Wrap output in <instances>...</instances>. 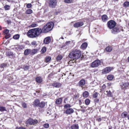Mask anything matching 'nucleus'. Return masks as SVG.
Segmentation results:
<instances>
[{
	"mask_svg": "<svg viewBox=\"0 0 129 129\" xmlns=\"http://www.w3.org/2000/svg\"><path fill=\"white\" fill-rule=\"evenodd\" d=\"M79 126L78 124H73L71 126L70 129H79Z\"/></svg>",
	"mask_w": 129,
	"mask_h": 129,
	"instance_id": "obj_16",
	"label": "nucleus"
},
{
	"mask_svg": "<svg viewBox=\"0 0 129 129\" xmlns=\"http://www.w3.org/2000/svg\"><path fill=\"white\" fill-rule=\"evenodd\" d=\"M4 8L5 10H7L10 9V7L9 6L6 5L4 6Z\"/></svg>",
	"mask_w": 129,
	"mask_h": 129,
	"instance_id": "obj_41",
	"label": "nucleus"
},
{
	"mask_svg": "<svg viewBox=\"0 0 129 129\" xmlns=\"http://www.w3.org/2000/svg\"><path fill=\"white\" fill-rule=\"evenodd\" d=\"M43 126L45 128H47L49 127V125L48 123H46L44 124Z\"/></svg>",
	"mask_w": 129,
	"mask_h": 129,
	"instance_id": "obj_38",
	"label": "nucleus"
},
{
	"mask_svg": "<svg viewBox=\"0 0 129 129\" xmlns=\"http://www.w3.org/2000/svg\"><path fill=\"white\" fill-rule=\"evenodd\" d=\"M51 59V58L50 56H47L46 57L45 61L46 62L49 61Z\"/></svg>",
	"mask_w": 129,
	"mask_h": 129,
	"instance_id": "obj_34",
	"label": "nucleus"
},
{
	"mask_svg": "<svg viewBox=\"0 0 129 129\" xmlns=\"http://www.w3.org/2000/svg\"><path fill=\"white\" fill-rule=\"evenodd\" d=\"M62 100L61 98H60L56 100V104H60L62 102Z\"/></svg>",
	"mask_w": 129,
	"mask_h": 129,
	"instance_id": "obj_27",
	"label": "nucleus"
},
{
	"mask_svg": "<svg viewBox=\"0 0 129 129\" xmlns=\"http://www.w3.org/2000/svg\"><path fill=\"white\" fill-rule=\"evenodd\" d=\"M19 37V36L18 34L14 36L13 37V38L15 39H18Z\"/></svg>",
	"mask_w": 129,
	"mask_h": 129,
	"instance_id": "obj_35",
	"label": "nucleus"
},
{
	"mask_svg": "<svg viewBox=\"0 0 129 129\" xmlns=\"http://www.w3.org/2000/svg\"><path fill=\"white\" fill-rule=\"evenodd\" d=\"M54 23L50 22L47 23L42 28L43 33H47L51 30L54 26Z\"/></svg>",
	"mask_w": 129,
	"mask_h": 129,
	"instance_id": "obj_2",
	"label": "nucleus"
},
{
	"mask_svg": "<svg viewBox=\"0 0 129 129\" xmlns=\"http://www.w3.org/2000/svg\"><path fill=\"white\" fill-rule=\"evenodd\" d=\"M45 105V104L44 102H42L41 103H39L38 107L40 108H43Z\"/></svg>",
	"mask_w": 129,
	"mask_h": 129,
	"instance_id": "obj_20",
	"label": "nucleus"
},
{
	"mask_svg": "<svg viewBox=\"0 0 129 129\" xmlns=\"http://www.w3.org/2000/svg\"><path fill=\"white\" fill-rule=\"evenodd\" d=\"M85 103L86 105H88L90 103V101L89 99H86L85 101Z\"/></svg>",
	"mask_w": 129,
	"mask_h": 129,
	"instance_id": "obj_33",
	"label": "nucleus"
},
{
	"mask_svg": "<svg viewBox=\"0 0 129 129\" xmlns=\"http://www.w3.org/2000/svg\"><path fill=\"white\" fill-rule=\"evenodd\" d=\"M112 29L111 33L112 34H117L120 32L121 30V29L119 28V26L116 25Z\"/></svg>",
	"mask_w": 129,
	"mask_h": 129,
	"instance_id": "obj_5",
	"label": "nucleus"
},
{
	"mask_svg": "<svg viewBox=\"0 0 129 129\" xmlns=\"http://www.w3.org/2000/svg\"><path fill=\"white\" fill-rule=\"evenodd\" d=\"M107 16L106 15H104L102 16V19L103 21H106L107 20Z\"/></svg>",
	"mask_w": 129,
	"mask_h": 129,
	"instance_id": "obj_29",
	"label": "nucleus"
},
{
	"mask_svg": "<svg viewBox=\"0 0 129 129\" xmlns=\"http://www.w3.org/2000/svg\"><path fill=\"white\" fill-rule=\"evenodd\" d=\"M89 95V93L87 91H84L83 93V97L84 98H87Z\"/></svg>",
	"mask_w": 129,
	"mask_h": 129,
	"instance_id": "obj_24",
	"label": "nucleus"
},
{
	"mask_svg": "<svg viewBox=\"0 0 129 129\" xmlns=\"http://www.w3.org/2000/svg\"><path fill=\"white\" fill-rule=\"evenodd\" d=\"M33 119L31 118L29 119L26 121V123L27 124L30 125H33Z\"/></svg>",
	"mask_w": 129,
	"mask_h": 129,
	"instance_id": "obj_23",
	"label": "nucleus"
},
{
	"mask_svg": "<svg viewBox=\"0 0 129 129\" xmlns=\"http://www.w3.org/2000/svg\"><path fill=\"white\" fill-rule=\"evenodd\" d=\"M11 53L9 52H6V55L8 56H10L11 55Z\"/></svg>",
	"mask_w": 129,
	"mask_h": 129,
	"instance_id": "obj_51",
	"label": "nucleus"
},
{
	"mask_svg": "<svg viewBox=\"0 0 129 129\" xmlns=\"http://www.w3.org/2000/svg\"><path fill=\"white\" fill-rule=\"evenodd\" d=\"M36 81L38 83H41L42 81V80L40 77H38L36 78Z\"/></svg>",
	"mask_w": 129,
	"mask_h": 129,
	"instance_id": "obj_25",
	"label": "nucleus"
},
{
	"mask_svg": "<svg viewBox=\"0 0 129 129\" xmlns=\"http://www.w3.org/2000/svg\"><path fill=\"white\" fill-rule=\"evenodd\" d=\"M46 51V48L45 47H43L41 50V52L43 53H45Z\"/></svg>",
	"mask_w": 129,
	"mask_h": 129,
	"instance_id": "obj_49",
	"label": "nucleus"
},
{
	"mask_svg": "<svg viewBox=\"0 0 129 129\" xmlns=\"http://www.w3.org/2000/svg\"><path fill=\"white\" fill-rule=\"evenodd\" d=\"M29 68V67L28 66H26L25 67V70L26 69V68L27 69H28Z\"/></svg>",
	"mask_w": 129,
	"mask_h": 129,
	"instance_id": "obj_60",
	"label": "nucleus"
},
{
	"mask_svg": "<svg viewBox=\"0 0 129 129\" xmlns=\"http://www.w3.org/2000/svg\"><path fill=\"white\" fill-rule=\"evenodd\" d=\"M22 106L24 108H26V107L27 105L25 103H22Z\"/></svg>",
	"mask_w": 129,
	"mask_h": 129,
	"instance_id": "obj_53",
	"label": "nucleus"
},
{
	"mask_svg": "<svg viewBox=\"0 0 129 129\" xmlns=\"http://www.w3.org/2000/svg\"><path fill=\"white\" fill-rule=\"evenodd\" d=\"M49 7L51 8H55L57 5L56 0H49Z\"/></svg>",
	"mask_w": 129,
	"mask_h": 129,
	"instance_id": "obj_6",
	"label": "nucleus"
},
{
	"mask_svg": "<svg viewBox=\"0 0 129 129\" xmlns=\"http://www.w3.org/2000/svg\"><path fill=\"white\" fill-rule=\"evenodd\" d=\"M112 127L111 126H109V129H112Z\"/></svg>",
	"mask_w": 129,
	"mask_h": 129,
	"instance_id": "obj_62",
	"label": "nucleus"
},
{
	"mask_svg": "<svg viewBox=\"0 0 129 129\" xmlns=\"http://www.w3.org/2000/svg\"><path fill=\"white\" fill-rule=\"evenodd\" d=\"M112 50V48L111 47L109 46L105 48V50L106 51L108 52H111Z\"/></svg>",
	"mask_w": 129,
	"mask_h": 129,
	"instance_id": "obj_26",
	"label": "nucleus"
},
{
	"mask_svg": "<svg viewBox=\"0 0 129 129\" xmlns=\"http://www.w3.org/2000/svg\"><path fill=\"white\" fill-rule=\"evenodd\" d=\"M33 125H35V124H37L38 122V120L37 119H33Z\"/></svg>",
	"mask_w": 129,
	"mask_h": 129,
	"instance_id": "obj_45",
	"label": "nucleus"
},
{
	"mask_svg": "<svg viewBox=\"0 0 129 129\" xmlns=\"http://www.w3.org/2000/svg\"><path fill=\"white\" fill-rule=\"evenodd\" d=\"M98 93L97 92H95L93 93L92 95L93 97L94 98H96L98 96Z\"/></svg>",
	"mask_w": 129,
	"mask_h": 129,
	"instance_id": "obj_36",
	"label": "nucleus"
},
{
	"mask_svg": "<svg viewBox=\"0 0 129 129\" xmlns=\"http://www.w3.org/2000/svg\"><path fill=\"white\" fill-rule=\"evenodd\" d=\"M24 46L23 45H19L16 47L17 50H22L24 48Z\"/></svg>",
	"mask_w": 129,
	"mask_h": 129,
	"instance_id": "obj_21",
	"label": "nucleus"
},
{
	"mask_svg": "<svg viewBox=\"0 0 129 129\" xmlns=\"http://www.w3.org/2000/svg\"><path fill=\"white\" fill-rule=\"evenodd\" d=\"M52 86L54 87L58 88L61 86V84L59 83H55L53 84Z\"/></svg>",
	"mask_w": 129,
	"mask_h": 129,
	"instance_id": "obj_18",
	"label": "nucleus"
},
{
	"mask_svg": "<svg viewBox=\"0 0 129 129\" xmlns=\"http://www.w3.org/2000/svg\"><path fill=\"white\" fill-rule=\"evenodd\" d=\"M32 6V5L31 4H28L27 5V7L28 8H30Z\"/></svg>",
	"mask_w": 129,
	"mask_h": 129,
	"instance_id": "obj_56",
	"label": "nucleus"
},
{
	"mask_svg": "<svg viewBox=\"0 0 129 129\" xmlns=\"http://www.w3.org/2000/svg\"><path fill=\"white\" fill-rule=\"evenodd\" d=\"M9 30L8 29H6L4 30V32L6 34L9 33Z\"/></svg>",
	"mask_w": 129,
	"mask_h": 129,
	"instance_id": "obj_52",
	"label": "nucleus"
},
{
	"mask_svg": "<svg viewBox=\"0 0 129 129\" xmlns=\"http://www.w3.org/2000/svg\"><path fill=\"white\" fill-rule=\"evenodd\" d=\"M114 78L113 75H108L107 77L108 79L109 80H111L113 79Z\"/></svg>",
	"mask_w": 129,
	"mask_h": 129,
	"instance_id": "obj_30",
	"label": "nucleus"
},
{
	"mask_svg": "<svg viewBox=\"0 0 129 129\" xmlns=\"http://www.w3.org/2000/svg\"><path fill=\"white\" fill-rule=\"evenodd\" d=\"M106 92L108 96H110L111 95V93L110 91H106Z\"/></svg>",
	"mask_w": 129,
	"mask_h": 129,
	"instance_id": "obj_46",
	"label": "nucleus"
},
{
	"mask_svg": "<svg viewBox=\"0 0 129 129\" xmlns=\"http://www.w3.org/2000/svg\"><path fill=\"white\" fill-rule=\"evenodd\" d=\"M124 7H128L129 5V2H124L123 5Z\"/></svg>",
	"mask_w": 129,
	"mask_h": 129,
	"instance_id": "obj_31",
	"label": "nucleus"
},
{
	"mask_svg": "<svg viewBox=\"0 0 129 129\" xmlns=\"http://www.w3.org/2000/svg\"><path fill=\"white\" fill-rule=\"evenodd\" d=\"M51 40L50 37H47L44 39V43L45 44H48L50 42Z\"/></svg>",
	"mask_w": 129,
	"mask_h": 129,
	"instance_id": "obj_14",
	"label": "nucleus"
},
{
	"mask_svg": "<svg viewBox=\"0 0 129 129\" xmlns=\"http://www.w3.org/2000/svg\"><path fill=\"white\" fill-rule=\"evenodd\" d=\"M110 67H107L103 69L102 70V73L103 74H105L109 72L111 70Z\"/></svg>",
	"mask_w": 129,
	"mask_h": 129,
	"instance_id": "obj_10",
	"label": "nucleus"
},
{
	"mask_svg": "<svg viewBox=\"0 0 129 129\" xmlns=\"http://www.w3.org/2000/svg\"><path fill=\"white\" fill-rule=\"evenodd\" d=\"M127 118L129 120V114L127 116Z\"/></svg>",
	"mask_w": 129,
	"mask_h": 129,
	"instance_id": "obj_61",
	"label": "nucleus"
},
{
	"mask_svg": "<svg viewBox=\"0 0 129 129\" xmlns=\"http://www.w3.org/2000/svg\"><path fill=\"white\" fill-rule=\"evenodd\" d=\"M121 116L122 118H124L126 117L127 116V113L125 112L122 113Z\"/></svg>",
	"mask_w": 129,
	"mask_h": 129,
	"instance_id": "obj_32",
	"label": "nucleus"
},
{
	"mask_svg": "<svg viewBox=\"0 0 129 129\" xmlns=\"http://www.w3.org/2000/svg\"><path fill=\"white\" fill-rule=\"evenodd\" d=\"M62 57L61 55H58L57 57L56 58L57 60L58 61L62 59Z\"/></svg>",
	"mask_w": 129,
	"mask_h": 129,
	"instance_id": "obj_43",
	"label": "nucleus"
},
{
	"mask_svg": "<svg viewBox=\"0 0 129 129\" xmlns=\"http://www.w3.org/2000/svg\"><path fill=\"white\" fill-rule=\"evenodd\" d=\"M31 44L33 46H36L37 45L36 42L35 41H33L31 43Z\"/></svg>",
	"mask_w": 129,
	"mask_h": 129,
	"instance_id": "obj_48",
	"label": "nucleus"
},
{
	"mask_svg": "<svg viewBox=\"0 0 129 129\" xmlns=\"http://www.w3.org/2000/svg\"><path fill=\"white\" fill-rule=\"evenodd\" d=\"M29 54L31 55V49H26L24 52V54L25 55H27Z\"/></svg>",
	"mask_w": 129,
	"mask_h": 129,
	"instance_id": "obj_17",
	"label": "nucleus"
},
{
	"mask_svg": "<svg viewBox=\"0 0 129 129\" xmlns=\"http://www.w3.org/2000/svg\"><path fill=\"white\" fill-rule=\"evenodd\" d=\"M96 120L99 122L101 121L102 120V119L100 118H97Z\"/></svg>",
	"mask_w": 129,
	"mask_h": 129,
	"instance_id": "obj_57",
	"label": "nucleus"
},
{
	"mask_svg": "<svg viewBox=\"0 0 129 129\" xmlns=\"http://www.w3.org/2000/svg\"><path fill=\"white\" fill-rule=\"evenodd\" d=\"M79 96V94H76L74 96V97L75 98H78Z\"/></svg>",
	"mask_w": 129,
	"mask_h": 129,
	"instance_id": "obj_55",
	"label": "nucleus"
},
{
	"mask_svg": "<svg viewBox=\"0 0 129 129\" xmlns=\"http://www.w3.org/2000/svg\"><path fill=\"white\" fill-rule=\"evenodd\" d=\"M87 46V44L86 42H84L81 46V48L83 49H85Z\"/></svg>",
	"mask_w": 129,
	"mask_h": 129,
	"instance_id": "obj_19",
	"label": "nucleus"
},
{
	"mask_svg": "<svg viewBox=\"0 0 129 129\" xmlns=\"http://www.w3.org/2000/svg\"><path fill=\"white\" fill-rule=\"evenodd\" d=\"M81 55V52L79 50L77 49H74L69 54V56L70 58H73L74 62H75L76 60L79 58Z\"/></svg>",
	"mask_w": 129,
	"mask_h": 129,
	"instance_id": "obj_1",
	"label": "nucleus"
},
{
	"mask_svg": "<svg viewBox=\"0 0 129 129\" xmlns=\"http://www.w3.org/2000/svg\"><path fill=\"white\" fill-rule=\"evenodd\" d=\"M0 111H6V110L5 107H0Z\"/></svg>",
	"mask_w": 129,
	"mask_h": 129,
	"instance_id": "obj_39",
	"label": "nucleus"
},
{
	"mask_svg": "<svg viewBox=\"0 0 129 129\" xmlns=\"http://www.w3.org/2000/svg\"><path fill=\"white\" fill-rule=\"evenodd\" d=\"M99 101V99L97 98L95 99L94 100V102L95 103H98Z\"/></svg>",
	"mask_w": 129,
	"mask_h": 129,
	"instance_id": "obj_54",
	"label": "nucleus"
},
{
	"mask_svg": "<svg viewBox=\"0 0 129 129\" xmlns=\"http://www.w3.org/2000/svg\"><path fill=\"white\" fill-rule=\"evenodd\" d=\"M74 110L73 109L70 108L67 109L65 111V113L67 114H70L74 112Z\"/></svg>",
	"mask_w": 129,
	"mask_h": 129,
	"instance_id": "obj_13",
	"label": "nucleus"
},
{
	"mask_svg": "<svg viewBox=\"0 0 129 129\" xmlns=\"http://www.w3.org/2000/svg\"><path fill=\"white\" fill-rule=\"evenodd\" d=\"M100 64V61L99 60H97L93 62L91 64V66L93 68L98 67Z\"/></svg>",
	"mask_w": 129,
	"mask_h": 129,
	"instance_id": "obj_7",
	"label": "nucleus"
},
{
	"mask_svg": "<svg viewBox=\"0 0 129 129\" xmlns=\"http://www.w3.org/2000/svg\"><path fill=\"white\" fill-rule=\"evenodd\" d=\"M85 80L82 79L80 80L78 83V85L81 87H83L85 84Z\"/></svg>",
	"mask_w": 129,
	"mask_h": 129,
	"instance_id": "obj_12",
	"label": "nucleus"
},
{
	"mask_svg": "<svg viewBox=\"0 0 129 129\" xmlns=\"http://www.w3.org/2000/svg\"><path fill=\"white\" fill-rule=\"evenodd\" d=\"M71 107L70 104H67L64 105V108H70Z\"/></svg>",
	"mask_w": 129,
	"mask_h": 129,
	"instance_id": "obj_42",
	"label": "nucleus"
},
{
	"mask_svg": "<svg viewBox=\"0 0 129 129\" xmlns=\"http://www.w3.org/2000/svg\"><path fill=\"white\" fill-rule=\"evenodd\" d=\"M127 60H128V62H129V56Z\"/></svg>",
	"mask_w": 129,
	"mask_h": 129,
	"instance_id": "obj_64",
	"label": "nucleus"
},
{
	"mask_svg": "<svg viewBox=\"0 0 129 129\" xmlns=\"http://www.w3.org/2000/svg\"><path fill=\"white\" fill-rule=\"evenodd\" d=\"M108 27L110 29H112L116 25L115 22L113 20L109 21L107 23Z\"/></svg>",
	"mask_w": 129,
	"mask_h": 129,
	"instance_id": "obj_4",
	"label": "nucleus"
},
{
	"mask_svg": "<svg viewBox=\"0 0 129 129\" xmlns=\"http://www.w3.org/2000/svg\"><path fill=\"white\" fill-rule=\"evenodd\" d=\"M120 86L122 89L127 88L129 86V83L127 82H122L120 84Z\"/></svg>",
	"mask_w": 129,
	"mask_h": 129,
	"instance_id": "obj_9",
	"label": "nucleus"
},
{
	"mask_svg": "<svg viewBox=\"0 0 129 129\" xmlns=\"http://www.w3.org/2000/svg\"><path fill=\"white\" fill-rule=\"evenodd\" d=\"M37 50V49H31V55H34L36 53Z\"/></svg>",
	"mask_w": 129,
	"mask_h": 129,
	"instance_id": "obj_22",
	"label": "nucleus"
},
{
	"mask_svg": "<svg viewBox=\"0 0 129 129\" xmlns=\"http://www.w3.org/2000/svg\"><path fill=\"white\" fill-rule=\"evenodd\" d=\"M40 101L38 99L35 100L33 103V105L35 107H38Z\"/></svg>",
	"mask_w": 129,
	"mask_h": 129,
	"instance_id": "obj_15",
	"label": "nucleus"
},
{
	"mask_svg": "<svg viewBox=\"0 0 129 129\" xmlns=\"http://www.w3.org/2000/svg\"><path fill=\"white\" fill-rule=\"evenodd\" d=\"M7 65V64L6 63H3L1 64L0 66V67L2 68H4L6 67Z\"/></svg>",
	"mask_w": 129,
	"mask_h": 129,
	"instance_id": "obj_40",
	"label": "nucleus"
},
{
	"mask_svg": "<svg viewBox=\"0 0 129 129\" xmlns=\"http://www.w3.org/2000/svg\"><path fill=\"white\" fill-rule=\"evenodd\" d=\"M5 38L6 39H8L10 38L11 36V35L10 34H6Z\"/></svg>",
	"mask_w": 129,
	"mask_h": 129,
	"instance_id": "obj_47",
	"label": "nucleus"
},
{
	"mask_svg": "<svg viewBox=\"0 0 129 129\" xmlns=\"http://www.w3.org/2000/svg\"><path fill=\"white\" fill-rule=\"evenodd\" d=\"M102 87L103 88V89H104V88H105L106 87V86L104 84L102 86Z\"/></svg>",
	"mask_w": 129,
	"mask_h": 129,
	"instance_id": "obj_59",
	"label": "nucleus"
},
{
	"mask_svg": "<svg viewBox=\"0 0 129 129\" xmlns=\"http://www.w3.org/2000/svg\"><path fill=\"white\" fill-rule=\"evenodd\" d=\"M38 26V24L35 23H34L31 25V26L33 27H35Z\"/></svg>",
	"mask_w": 129,
	"mask_h": 129,
	"instance_id": "obj_44",
	"label": "nucleus"
},
{
	"mask_svg": "<svg viewBox=\"0 0 129 129\" xmlns=\"http://www.w3.org/2000/svg\"><path fill=\"white\" fill-rule=\"evenodd\" d=\"M71 42L70 41H67L64 44V46L69 45L70 43Z\"/></svg>",
	"mask_w": 129,
	"mask_h": 129,
	"instance_id": "obj_50",
	"label": "nucleus"
},
{
	"mask_svg": "<svg viewBox=\"0 0 129 129\" xmlns=\"http://www.w3.org/2000/svg\"><path fill=\"white\" fill-rule=\"evenodd\" d=\"M3 58L2 56V55H0V59Z\"/></svg>",
	"mask_w": 129,
	"mask_h": 129,
	"instance_id": "obj_63",
	"label": "nucleus"
},
{
	"mask_svg": "<svg viewBox=\"0 0 129 129\" xmlns=\"http://www.w3.org/2000/svg\"><path fill=\"white\" fill-rule=\"evenodd\" d=\"M33 13V11L32 10L29 9L27 10L25 12V13L27 14H31Z\"/></svg>",
	"mask_w": 129,
	"mask_h": 129,
	"instance_id": "obj_28",
	"label": "nucleus"
},
{
	"mask_svg": "<svg viewBox=\"0 0 129 129\" xmlns=\"http://www.w3.org/2000/svg\"><path fill=\"white\" fill-rule=\"evenodd\" d=\"M84 24L83 22H78L75 23L74 25V26L76 28H77L82 26Z\"/></svg>",
	"mask_w": 129,
	"mask_h": 129,
	"instance_id": "obj_11",
	"label": "nucleus"
},
{
	"mask_svg": "<svg viewBox=\"0 0 129 129\" xmlns=\"http://www.w3.org/2000/svg\"><path fill=\"white\" fill-rule=\"evenodd\" d=\"M27 35L28 37L31 38H35L37 37L34 29H31L28 32Z\"/></svg>",
	"mask_w": 129,
	"mask_h": 129,
	"instance_id": "obj_3",
	"label": "nucleus"
},
{
	"mask_svg": "<svg viewBox=\"0 0 129 129\" xmlns=\"http://www.w3.org/2000/svg\"><path fill=\"white\" fill-rule=\"evenodd\" d=\"M79 104L80 105L82 103V102H81V100H79Z\"/></svg>",
	"mask_w": 129,
	"mask_h": 129,
	"instance_id": "obj_58",
	"label": "nucleus"
},
{
	"mask_svg": "<svg viewBox=\"0 0 129 129\" xmlns=\"http://www.w3.org/2000/svg\"><path fill=\"white\" fill-rule=\"evenodd\" d=\"M34 29L37 37L39 36L42 33H43V29L41 28H34Z\"/></svg>",
	"mask_w": 129,
	"mask_h": 129,
	"instance_id": "obj_8",
	"label": "nucleus"
},
{
	"mask_svg": "<svg viewBox=\"0 0 129 129\" xmlns=\"http://www.w3.org/2000/svg\"><path fill=\"white\" fill-rule=\"evenodd\" d=\"M74 0H64L65 3H70L73 2Z\"/></svg>",
	"mask_w": 129,
	"mask_h": 129,
	"instance_id": "obj_37",
	"label": "nucleus"
}]
</instances>
